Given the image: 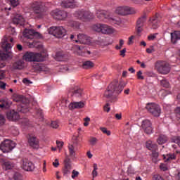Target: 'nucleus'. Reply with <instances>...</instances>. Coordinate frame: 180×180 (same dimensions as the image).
Listing matches in <instances>:
<instances>
[{
  "label": "nucleus",
  "mask_w": 180,
  "mask_h": 180,
  "mask_svg": "<svg viewBox=\"0 0 180 180\" xmlns=\"http://www.w3.org/2000/svg\"><path fill=\"white\" fill-rule=\"evenodd\" d=\"M152 157L153 158H155V160H157V158H158V149L152 150Z\"/></svg>",
  "instance_id": "42"
},
{
  "label": "nucleus",
  "mask_w": 180,
  "mask_h": 180,
  "mask_svg": "<svg viewBox=\"0 0 180 180\" xmlns=\"http://www.w3.org/2000/svg\"><path fill=\"white\" fill-rule=\"evenodd\" d=\"M126 86V82H117L114 80L108 86L107 90L104 93V98H106L109 102L113 103L117 101V95L123 91V89Z\"/></svg>",
  "instance_id": "1"
},
{
  "label": "nucleus",
  "mask_w": 180,
  "mask_h": 180,
  "mask_svg": "<svg viewBox=\"0 0 180 180\" xmlns=\"http://www.w3.org/2000/svg\"><path fill=\"white\" fill-rule=\"evenodd\" d=\"M22 34L24 37H25L26 39H29L30 40H33L34 37H37L40 36V34H39V32H35L33 30H27V29H25L23 31Z\"/></svg>",
  "instance_id": "20"
},
{
  "label": "nucleus",
  "mask_w": 180,
  "mask_h": 180,
  "mask_svg": "<svg viewBox=\"0 0 180 180\" xmlns=\"http://www.w3.org/2000/svg\"><path fill=\"white\" fill-rule=\"evenodd\" d=\"M13 178L15 180H22V174L20 173H15Z\"/></svg>",
  "instance_id": "48"
},
{
  "label": "nucleus",
  "mask_w": 180,
  "mask_h": 180,
  "mask_svg": "<svg viewBox=\"0 0 180 180\" xmlns=\"http://www.w3.org/2000/svg\"><path fill=\"white\" fill-rule=\"evenodd\" d=\"M24 67H25V63L22 60L16 61L13 64V68L14 70H23Z\"/></svg>",
  "instance_id": "29"
},
{
  "label": "nucleus",
  "mask_w": 180,
  "mask_h": 180,
  "mask_svg": "<svg viewBox=\"0 0 180 180\" xmlns=\"http://www.w3.org/2000/svg\"><path fill=\"white\" fill-rule=\"evenodd\" d=\"M89 143L91 146H95V144L98 143V139H96V137H91L89 139Z\"/></svg>",
  "instance_id": "41"
},
{
  "label": "nucleus",
  "mask_w": 180,
  "mask_h": 180,
  "mask_svg": "<svg viewBox=\"0 0 180 180\" xmlns=\"http://www.w3.org/2000/svg\"><path fill=\"white\" fill-rule=\"evenodd\" d=\"M153 180H164V178L160 174H155L153 178Z\"/></svg>",
  "instance_id": "50"
},
{
  "label": "nucleus",
  "mask_w": 180,
  "mask_h": 180,
  "mask_svg": "<svg viewBox=\"0 0 180 180\" xmlns=\"http://www.w3.org/2000/svg\"><path fill=\"white\" fill-rule=\"evenodd\" d=\"M0 108H1V109H4V108H8V103H6V102L1 103L0 104Z\"/></svg>",
  "instance_id": "57"
},
{
  "label": "nucleus",
  "mask_w": 180,
  "mask_h": 180,
  "mask_svg": "<svg viewBox=\"0 0 180 180\" xmlns=\"http://www.w3.org/2000/svg\"><path fill=\"white\" fill-rule=\"evenodd\" d=\"M147 22V15L144 14L141 16L136 21V32L137 34H140L143 32V27H144V23Z\"/></svg>",
  "instance_id": "15"
},
{
  "label": "nucleus",
  "mask_w": 180,
  "mask_h": 180,
  "mask_svg": "<svg viewBox=\"0 0 180 180\" xmlns=\"http://www.w3.org/2000/svg\"><path fill=\"white\" fill-rule=\"evenodd\" d=\"M5 70H0V79H4L5 78Z\"/></svg>",
  "instance_id": "53"
},
{
  "label": "nucleus",
  "mask_w": 180,
  "mask_h": 180,
  "mask_svg": "<svg viewBox=\"0 0 180 180\" xmlns=\"http://www.w3.org/2000/svg\"><path fill=\"white\" fill-rule=\"evenodd\" d=\"M10 34H12V36H16V30L15 28L10 29Z\"/></svg>",
  "instance_id": "56"
},
{
  "label": "nucleus",
  "mask_w": 180,
  "mask_h": 180,
  "mask_svg": "<svg viewBox=\"0 0 180 180\" xmlns=\"http://www.w3.org/2000/svg\"><path fill=\"white\" fill-rule=\"evenodd\" d=\"M27 106H29V104L27 103L22 104L20 112H22V113H26V112H29V108H27Z\"/></svg>",
  "instance_id": "38"
},
{
  "label": "nucleus",
  "mask_w": 180,
  "mask_h": 180,
  "mask_svg": "<svg viewBox=\"0 0 180 180\" xmlns=\"http://www.w3.org/2000/svg\"><path fill=\"white\" fill-rule=\"evenodd\" d=\"M115 12L118 15L125 16L126 15H134V13H136V10L129 6H121L117 8Z\"/></svg>",
  "instance_id": "14"
},
{
  "label": "nucleus",
  "mask_w": 180,
  "mask_h": 180,
  "mask_svg": "<svg viewBox=\"0 0 180 180\" xmlns=\"http://www.w3.org/2000/svg\"><path fill=\"white\" fill-rule=\"evenodd\" d=\"M167 141H168V137L164 134H160L157 140L158 144H165Z\"/></svg>",
  "instance_id": "32"
},
{
  "label": "nucleus",
  "mask_w": 180,
  "mask_h": 180,
  "mask_svg": "<svg viewBox=\"0 0 180 180\" xmlns=\"http://www.w3.org/2000/svg\"><path fill=\"white\" fill-rule=\"evenodd\" d=\"M15 147H16V143L9 139H5L0 144V150L3 153H11Z\"/></svg>",
  "instance_id": "10"
},
{
  "label": "nucleus",
  "mask_w": 180,
  "mask_h": 180,
  "mask_svg": "<svg viewBox=\"0 0 180 180\" xmlns=\"http://www.w3.org/2000/svg\"><path fill=\"white\" fill-rule=\"evenodd\" d=\"M71 169H72V165H71V159L66 158L64 160V166L62 169L63 175H70V174H71Z\"/></svg>",
  "instance_id": "16"
},
{
  "label": "nucleus",
  "mask_w": 180,
  "mask_h": 180,
  "mask_svg": "<svg viewBox=\"0 0 180 180\" xmlns=\"http://www.w3.org/2000/svg\"><path fill=\"white\" fill-rule=\"evenodd\" d=\"M64 57V53L63 52L59 51L56 53V60L57 61H61V58Z\"/></svg>",
  "instance_id": "40"
},
{
  "label": "nucleus",
  "mask_w": 180,
  "mask_h": 180,
  "mask_svg": "<svg viewBox=\"0 0 180 180\" xmlns=\"http://www.w3.org/2000/svg\"><path fill=\"white\" fill-rule=\"evenodd\" d=\"M93 30L98 33H103V34H112L115 32V30L112 27L108 26L106 24H96L93 25Z\"/></svg>",
  "instance_id": "7"
},
{
  "label": "nucleus",
  "mask_w": 180,
  "mask_h": 180,
  "mask_svg": "<svg viewBox=\"0 0 180 180\" xmlns=\"http://www.w3.org/2000/svg\"><path fill=\"white\" fill-rule=\"evenodd\" d=\"M0 88H1V89H6V83H5L4 82H0Z\"/></svg>",
  "instance_id": "55"
},
{
  "label": "nucleus",
  "mask_w": 180,
  "mask_h": 180,
  "mask_svg": "<svg viewBox=\"0 0 180 180\" xmlns=\"http://www.w3.org/2000/svg\"><path fill=\"white\" fill-rule=\"evenodd\" d=\"M56 144L58 147H63V146H64V143L60 141H56Z\"/></svg>",
  "instance_id": "60"
},
{
  "label": "nucleus",
  "mask_w": 180,
  "mask_h": 180,
  "mask_svg": "<svg viewBox=\"0 0 180 180\" xmlns=\"http://www.w3.org/2000/svg\"><path fill=\"white\" fill-rule=\"evenodd\" d=\"M94 64L91 60L84 61L82 64V68H84V70H88L89 68H92L94 67Z\"/></svg>",
  "instance_id": "33"
},
{
  "label": "nucleus",
  "mask_w": 180,
  "mask_h": 180,
  "mask_svg": "<svg viewBox=\"0 0 180 180\" xmlns=\"http://www.w3.org/2000/svg\"><path fill=\"white\" fill-rule=\"evenodd\" d=\"M115 118L117 119V120H122V114H115Z\"/></svg>",
  "instance_id": "63"
},
{
  "label": "nucleus",
  "mask_w": 180,
  "mask_h": 180,
  "mask_svg": "<svg viewBox=\"0 0 180 180\" xmlns=\"http://www.w3.org/2000/svg\"><path fill=\"white\" fill-rule=\"evenodd\" d=\"M76 43H80V44H89L91 43V37L85 34H79L77 35V40H75Z\"/></svg>",
  "instance_id": "21"
},
{
  "label": "nucleus",
  "mask_w": 180,
  "mask_h": 180,
  "mask_svg": "<svg viewBox=\"0 0 180 180\" xmlns=\"http://www.w3.org/2000/svg\"><path fill=\"white\" fill-rule=\"evenodd\" d=\"M157 37V34H153L148 37V40L153 41Z\"/></svg>",
  "instance_id": "52"
},
{
  "label": "nucleus",
  "mask_w": 180,
  "mask_h": 180,
  "mask_svg": "<svg viewBox=\"0 0 180 180\" xmlns=\"http://www.w3.org/2000/svg\"><path fill=\"white\" fill-rule=\"evenodd\" d=\"M51 127H52L53 129H58V122H57V121H52L51 123Z\"/></svg>",
  "instance_id": "47"
},
{
  "label": "nucleus",
  "mask_w": 180,
  "mask_h": 180,
  "mask_svg": "<svg viewBox=\"0 0 180 180\" xmlns=\"http://www.w3.org/2000/svg\"><path fill=\"white\" fill-rule=\"evenodd\" d=\"M13 101L15 102H24L25 97L22 95L19 94H14L13 96Z\"/></svg>",
  "instance_id": "35"
},
{
  "label": "nucleus",
  "mask_w": 180,
  "mask_h": 180,
  "mask_svg": "<svg viewBox=\"0 0 180 180\" xmlns=\"http://www.w3.org/2000/svg\"><path fill=\"white\" fill-rule=\"evenodd\" d=\"M160 85L164 88H169V82L165 79L160 81Z\"/></svg>",
  "instance_id": "37"
},
{
  "label": "nucleus",
  "mask_w": 180,
  "mask_h": 180,
  "mask_svg": "<svg viewBox=\"0 0 180 180\" xmlns=\"http://www.w3.org/2000/svg\"><path fill=\"white\" fill-rule=\"evenodd\" d=\"M46 58V53H39L29 51L26 52L23 56V58L25 61H34L37 63L44 61Z\"/></svg>",
  "instance_id": "4"
},
{
  "label": "nucleus",
  "mask_w": 180,
  "mask_h": 180,
  "mask_svg": "<svg viewBox=\"0 0 180 180\" xmlns=\"http://www.w3.org/2000/svg\"><path fill=\"white\" fill-rule=\"evenodd\" d=\"M84 49H85V46H79V50H82V51H83V53H87V54H91V51H85L84 50Z\"/></svg>",
  "instance_id": "54"
},
{
  "label": "nucleus",
  "mask_w": 180,
  "mask_h": 180,
  "mask_svg": "<svg viewBox=\"0 0 180 180\" xmlns=\"http://www.w3.org/2000/svg\"><path fill=\"white\" fill-rule=\"evenodd\" d=\"M13 25H20V26H23L25 23V18L22 15L17 14L13 18L12 20Z\"/></svg>",
  "instance_id": "25"
},
{
  "label": "nucleus",
  "mask_w": 180,
  "mask_h": 180,
  "mask_svg": "<svg viewBox=\"0 0 180 180\" xmlns=\"http://www.w3.org/2000/svg\"><path fill=\"white\" fill-rule=\"evenodd\" d=\"M172 143H176L180 147V136H174L172 139Z\"/></svg>",
  "instance_id": "39"
},
{
  "label": "nucleus",
  "mask_w": 180,
  "mask_h": 180,
  "mask_svg": "<svg viewBox=\"0 0 180 180\" xmlns=\"http://www.w3.org/2000/svg\"><path fill=\"white\" fill-rule=\"evenodd\" d=\"M53 167H55V168H57L58 167V165H60V163L58 162V159L55 160V161L53 162Z\"/></svg>",
  "instance_id": "58"
},
{
  "label": "nucleus",
  "mask_w": 180,
  "mask_h": 180,
  "mask_svg": "<svg viewBox=\"0 0 180 180\" xmlns=\"http://www.w3.org/2000/svg\"><path fill=\"white\" fill-rule=\"evenodd\" d=\"M174 112L177 116L178 115L180 116V107L176 108V109L174 110Z\"/></svg>",
  "instance_id": "59"
},
{
  "label": "nucleus",
  "mask_w": 180,
  "mask_h": 180,
  "mask_svg": "<svg viewBox=\"0 0 180 180\" xmlns=\"http://www.w3.org/2000/svg\"><path fill=\"white\" fill-rule=\"evenodd\" d=\"M104 111L109 112H110V104H109V103H107L104 107H103Z\"/></svg>",
  "instance_id": "45"
},
{
  "label": "nucleus",
  "mask_w": 180,
  "mask_h": 180,
  "mask_svg": "<svg viewBox=\"0 0 180 180\" xmlns=\"http://www.w3.org/2000/svg\"><path fill=\"white\" fill-rule=\"evenodd\" d=\"M77 5V1H75V0H63L60 2V6L65 8H70L71 9H72L74 8H76Z\"/></svg>",
  "instance_id": "22"
},
{
  "label": "nucleus",
  "mask_w": 180,
  "mask_h": 180,
  "mask_svg": "<svg viewBox=\"0 0 180 180\" xmlns=\"http://www.w3.org/2000/svg\"><path fill=\"white\" fill-rule=\"evenodd\" d=\"M38 70L39 71H43V72H46L47 71V68L44 65H38Z\"/></svg>",
  "instance_id": "43"
},
{
  "label": "nucleus",
  "mask_w": 180,
  "mask_h": 180,
  "mask_svg": "<svg viewBox=\"0 0 180 180\" xmlns=\"http://www.w3.org/2000/svg\"><path fill=\"white\" fill-rule=\"evenodd\" d=\"M136 76L138 79H144V76H143V72H141V70L137 72Z\"/></svg>",
  "instance_id": "46"
},
{
  "label": "nucleus",
  "mask_w": 180,
  "mask_h": 180,
  "mask_svg": "<svg viewBox=\"0 0 180 180\" xmlns=\"http://www.w3.org/2000/svg\"><path fill=\"white\" fill-rule=\"evenodd\" d=\"M37 115H38L39 117H43V111L41 110H39L37 112Z\"/></svg>",
  "instance_id": "64"
},
{
  "label": "nucleus",
  "mask_w": 180,
  "mask_h": 180,
  "mask_svg": "<svg viewBox=\"0 0 180 180\" xmlns=\"http://www.w3.org/2000/svg\"><path fill=\"white\" fill-rule=\"evenodd\" d=\"M171 40L172 42L175 44L177 40H180V31H174L171 33Z\"/></svg>",
  "instance_id": "27"
},
{
  "label": "nucleus",
  "mask_w": 180,
  "mask_h": 180,
  "mask_svg": "<svg viewBox=\"0 0 180 180\" xmlns=\"http://www.w3.org/2000/svg\"><path fill=\"white\" fill-rule=\"evenodd\" d=\"M142 129H143L146 134H151L153 133V127H151V122L148 120L142 122Z\"/></svg>",
  "instance_id": "23"
},
{
  "label": "nucleus",
  "mask_w": 180,
  "mask_h": 180,
  "mask_svg": "<svg viewBox=\"0 0 180 180\" xmlns=\"http://www.w3.org/2000/svg\"><path fill=\"white\" fill-rule=\"evenodd\" d=\"M21 167L25 171L32 172L34 169V165L27 159H22L21 160Z\"/></svg>",
  "instance_id": "19"
},
{
  "label": "nucleus",
  "mask_w": 180,
  "mask_h": 180,
  "mask_svg": "<svg viewBox=\"0 0 180 180\" xmlns=\"http://www.w3.org/2000/svg\"><path fill=\"white\" fill-rule=\"evenodd\" d=\"M78 175H79V172H78L75 170H73L72 172V179H75V178H77V176H78Z\"/></svg>",
  "instance_id": "51"
},
{
  "label": "nucleus",
  "mask_w": 180,
  "mask_h": 180,
  "mask_svg": "<svg viewBox=\"0 0 180 180\" xmlns=\"http://www.w3.org/2000/svg\"><path fill=\"white\" fill-rule=\"evenodd\" d=\"M68 25L70 26L71 27H74V29H79V26H81V23L77 21H70L68 22Z\"/></svg>",
  "instance_id": "34"
},
{
  "label": "nucleus",
  "mask_w": 180,
  "mask_h": 180,
  "mask_svg": "<svg viewBox=\"0 0 180 180\" xmlns=\"http://www.w3.org/2000/svg\"><path fill=\"white\" fill-rule=\"evenodd\" d=\"M160 169H162V171H167V169H168V168L167 167V166H165V165H160Z\"/></svg>",
  "instance_id": "62"
},
{
  "label": "nucleus",
  "mask_w": 180,
  "mask_h": 180,
  "mask_svg": "<svg viewBox=\"0 0 180 180\" xmlns=\"http://www.w3.org/2000/svg\"><path fill=\"white\" fill-rule=\"evenodd\" d=\"M73 144H70L68 146L69 154L70 157H74L75 155V150H77V146H79V143H81V138L79 136H73Z\"/></svg>",
  "instance_id": "13"
},
{
  "label": "nucleus",
  "mask_w": 180,
  "mask_h": 180,
  "mask_svg": "<svg viewBox=\"0 0 180 180\" xmlns=\"http://www.w3.org/2000/svg\"><path fill=\"white\" fill-rule=\"evenodd\" d=\"M0 162L3 168H5V169H12L13 167H15V163H13V161L8 158H0Z\"/></svg>",
  "instance_id": "18"
},
{
  "label": "nucleus",
  "mask_w": 180,
  "mask_h": 180,
  "mask_svg": "<svg viewBox=\"0 0 180 180\" xmlns=\"http://www.w3.org/2000/svg\"><path fill=\"white\" fill-rule=\"evenodd\" d=\"M22 82L23 84H32V82H30V80L27 79V78H25L22 79Z\"/></svg>",
  "instance_id": "61"
},
{
  "label": "nucleus",
  "mask_w": 180,
  "mask_h": 180,
  "mask_svg": "<svg viewBox=\"0 0 180 180\" xmlns=\"http://www.w3.org/2000/svg\"><path fill=\"white\" fill-rule=\"evenodd\" d=\"M85 106V103L84 101L79 102H72L69 105L70 110H72V109H82Z\"/></svg>",
  "instance_id": "26"
},
{
  "label": "nucleus",
  "mask_w": 180,
  "mask_h": 180,
  "mask_svg": "<svg viewBox=\"0 0 180 180\" xmlns=\"http://www.w3.org/2000/svg\"><path fill=\"white\" fill-rule=\"evenodd\" d=\"M28 143L32 148H39V147H40V141L33 134L28 136Z\"/></svg>",
  "instance_id": "17"
},
{
  "label": "nucleus",
  "mask_w": 180,
  "mask_h": 180,
  "mask_svg": "<svg viewBox=\"0 0 180 180\" xmlns=\"http://www.w3.org/2000/svg\"><path fill=\"white\" fill-rule=\"evenodd\" d=\"M6 116H7V119L8 120H11L12 122L19 120V119L20 117L19 116V113L18 112L15 111V110L8 111L6 113Z\"/></svg>",
  "instance_id": "24"
},
{
  "label": "nucleus",
  "mask_w": 180,
  "mask_h": 180,
  "mask_svg": "<svg viewBox=\"0 0 180 180\" xmlns=\"http://www.w3.org/2000/svg\"><path fill=\"white\" fill-rule=\"evenodd\" d=\"M146 108L147 109L148 112H150L151 115L156 117H158L161 113V108H160V105L155 103H148Z\"/></svg>",
  "instance_id": "12"
},
{
  "label": "nucleus",
  "mask_w": 180,
  "mask_h": 180,
  "mask_svg": "<svg viewBox=\"0 0 180 180\" xmlns=\"http://www.w3.org/2000/svg\"><path fill=\"white\" fill-rule=\"evenodd\" d=\"M73 15L75 16V18H76V19L82 20V22H89V20H92V19L95 18L94 13L85 10H79L75 11Z\"/></svg>",
  "instance_id": "5"
},
{
  "label": "nucleus",
  "mask_w": 180,
  "mask_h": 180,
  "mask_svg": "<svg viewBox=\"0 0 180 180\" xmlns=\"http://www.w3.org/2000/svg\"><path fill=\"white\" fill-rule=\"evenodd\" d=\"M51 15L56 20H65L68 16V13L65 11L55 9L51 12Z\"/></svg>",
  "instance_id": "11"
},
{
  "label": "nucleus",
  "mask_w": 180,
  "mask_h": 180,
  "mask_svg": "<svg viewBox=\"0 0 180 180\" xmlns=\"http://www.w3.org/2000/svg\"><path fill=\"white\" fill-rule=\"evenodd\" d=\"M96 17L98 18V19H99L100 20L106 22V20H105V19H107L108 20V22H111L112 25H120L122 23V20L120 19V18L119 17H111L109 15V13H108L105 11L103 10H99L97 9L96 11Z\"/></svg>",
  "instance_id": "2"
},
{
  "label": "nucleus",
  "mask_w": 180,
  "mask_h": 180,
  "mask_svg": "<svg viewBox=\"0 0 180 180\" xmlns=\"http://www.w3.org/2000/svg\"><path fill=\"white\" fill-rule=\"evenodd\" d=\"M155 69L160 74H163L164 75L168 74L171 71V67L169 64L165 61L158 60L155 65Z\"/></svg>",
  "instance_id": "8"
},
{
  "label": "nucleus",
  "mask_w": 180,
  "mask_h": 180,
  "mask_svg": "<svg viewBox=\"0 0 180 180\" xmlns=\"http://www.w3.org/2000/svg\"><path fill=\"white\" fill-rule=\"evenodd\" d=\"M164 160L165 162H168V161H171V160H175V155L169 154L167 155H164Z\"/></svg>",
  "instance_id": "36"
},
{
  "label": "nucleus",
  "mask_w": 180,
  "mask_h": 180,
  "mask_svg": "<svg viewBox=\"0 0 180 180\" xmlns=\"http://www.w3.org/2000/svg\"><path fill=\"white\" fill-rule=\"evenodd\" d=\"M146 148H148V150H150V151H154L158 149V146L153 143V141H148L146 142Z\"/></svg>",
  "instance_id": "30"
},
{
  "label": "nucleus",
  "mask_w": 180,
  "mask_h": 180,
  "mask_svg": "<svg viewBox=\"0 0 180 180\" xmlns=\"http://www.w3.org/2000/svg\"><path fill=\"white\" fill-rule=\"evenodd\" d=\"M11 5L13 6V8L18 6L19 5V0H11Z\"/></svg>",
  "instance_id": "44"
},
{
  "label": "nucleus",
  "mask_w": 180,
  "mask_h": 180,
  "mask_svg": "<svg viewBox=\"0 0 180 180\" xmlns=\"http://www.w3.org/2000/svg\"><path fill=\"white\" fill-rule=\"evenodd\" d=\"M150 26L152 27V29H158V23L160 22V20H158V17H152L150 20Z\"/></svg>",
  "instance_id": "28"
},
{
  "label": "nucleus",
  "mask_w": 180,
  "mask_h": 180,
  "mask_svg": "<svg viewBox=\"0 0 180 180\" xmlns=\"http://www.w3.org/2000/svg\"><path fill=\"white\" fill-rule=\"evenodd\" d=\"M5 117H4V115H0V126H4V124H5Z\"/></svg>",
  "instance_id": "49"
},
{
  "label": "nucleus",
  "mask_w": 180,
  "mask_h": 180,
  "mask_svg": "<svg viewBox=\"0 0 180 180\" xmlns=\"http://www.w3.org/2000/svg\"><path fill=\"white\" fill-rule=\"evenodd\" d=\"M49 33L58 39H61V37H64L67 34V30L64 27H51L49 29Z\"/></svg>",
  "instance_id": "9"
},
{
  "label": "nucleus",
  "mask_w": 180,
  "mask_h": 180,
  "mask_svg": "<svg viewBox=\"0 0 180 180\" xmlns=\"http://www.w3.org/2000/svg\"><path fill=\"white\" fill-rule=\"evenodd\" d=\"M83 92L82 89L77 87L72 91V96H75V98H81L82 96Z\"/></svg>",
  "instance_id": "31"
},
{
  "label": "nucleus",
  "mask_w": 180,
  "mask_h": 180,
  "mask_svg": "<svg viewBox=\"0 0 180 180\" xmlns=\"http://www.w3.org/2000/svg\"><path fill=\"white\" fill-rule=\"evenodd\" d=\"M34 13L37 15V18L41 19L43 16L46 15V11L44 10V3L41 1H34L30 4Z\"/></svg>",
  "instance_id": "6"
},
{
  "label": "nucleus",
  "mask_w": 180,
  "mask_h": 180,
  "mask_svg": "<svg viewBox=\"0 0 180 180\" xmlns=\"http://www.w3.org/2000/svg\"><path fill=\"white\" fill-rule=\"evenodd\" d=\"M1 47L5 50L6 52L0 51V68H4L6 63H5V60H8V58H12V53H11V50L12 49V44L8 43V41H4L2 44Z\"/></svg>",
  "instance_id": "3"
}]
</instances>
